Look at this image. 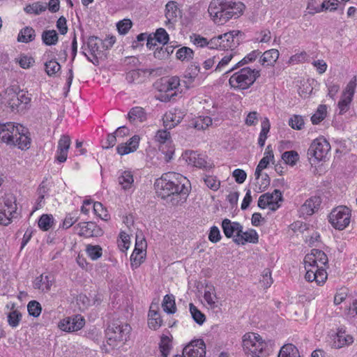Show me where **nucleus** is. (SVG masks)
<instances>
[{
  "label": "nucleus",
  "mask_w": 357,
  "mask_h": 357,
  "mask_svg": "<svg viewBox=\"0 0 357 357\" xmlns=\"http://www.w3.org/2000/svg\"><path fill=\"white\" fill-rule=\"evenodd\" d=\"M54 223V218L51 214L42 215L38 222L39 228L43 231H48Z\"/></svg>",
  "instance_id": "473e14b6"
},
{
  "label": "nucleus",
  "mask_w": 357,
  "mask_h": 357,
  "mask_svg": "<svg viewBox=\"0 0 357 357\" xmlns=\"http://www.w3.org/2000/svg\"><path fill=\"white\" fill-rule=\"evenodd\" d=\"M20 124L15 126L13 122L0 123V140L8 144L14 143L15 138L19 134L18 127Z\"/></svg>",
  "instance_id": "9d476101"
},
{
  "label": "nucleus",
  "mask_w": 357,
  "mask_h": 357,
  "mask_svg": "<svg viewBox=\"0 0 357 357\" xmlns=\"http://www.w3.org/2000/svg\"><path fill=\"white\" fill-rule=\"evenodd\" d=\"M45 66V71L49 76H54L61 69V66L56 59L46 61Z\"/></svg>",
  "instance_id": "a19ab883"
},
{
  "label": "nucleus",
  "mask_w": 357,
  "mask_h": 357,
  "mask_svg": "<svg viewBox=\"0 0 357 357\" xmlns=\"http://www.w3.org/2000/svg\"><path fill=\"white\" fill-rule=\"evenodd\" d=\"M77 215V212L67 214L63 221L62 227L63 229H68L73 225L78 220L79 217Z\"/></svg>",
  "instance_id": "864d4df0"
},
{
  "label": "nucleus",
  "mask_w": 357,
  "mask_h": 357,
  "mask_svg": "<svg viewBox=\"0 0 357 357\" xmlns=\"http://www.w3.org/2000/svg\"><path fill=\"white\" fill-rule=\"evenodd\" d=\"M205 184L211 190L216 191L220 186V181L215 176L206 175L204 178Z\"/></svg>",
  "instance_id": "8fccbe9b"
},
{
  "label": "nucleus",
  "mask_w": 357,
  "mask_h": 357,
  "mask_svg": "<svg viewBox=\"0 0 357 357\" xmlns=\"http://www.w3.org/2000/svg\"><path fill=\"white\" fill-rule=\"evenodd\" d=\"M241 35L242 32L241 31L236 30L220 34L222 50L230 49L231 51L234 50L240 45L241 40L238 37Z\"/></svg>",
  "instance_id": "f8f14e48"
},
{
  "label": "nucleus",
  "mask_w": 357,
  "mask_h": 357,
  "mask_svg": "<svg viewBox=\"0 0 357 357\" xmlns=\"http://www.w3.org/2000/svg\"><path fill=\"white\" fill-rule=\"evenodd\" d=\"M182 117L172 112L166 113L163 117V126L166 129H172L181 121Z\"/></svg>",
  "instance_id": "393cba45"
},
{
  "label": "nucleus",
  "mask_w": 357,
  "mask_h": 357,
  "mask_svg": "<svg viewBox=\"0 0 357 357\" xmlns=\"http://www.w3.org/2000/svg\"><path fill=\"white\" fill-rule=\"evenodd\" d=\"M321 204V198L320 196H312L307 199L305 203L301 206L299 210L302 216H310L318 211Z\"/></svg>",
  "instance_id": "4468645a"
},
{
  "label": "nucleus",
  "mask_w": 357,
  "mask_h": 357,
  "mask_svg": "<svg viewBox=\"0 0 357 357\" xmlns=\"http://www.w3.org/2000/svg\"><path fill=\"white\" fill-rule=\"evenodd\" d=\"M208 238V240L213 243H216L220 241L222 236L218 227L213 226L211 227Z\"/></svg>",
  "instance_id": "13d9d810"
},
{
  "label": "nucleus",
  "mask_w": 357,
  "mask_h": 357,
  "mask_svg": "<svg viewBox=\"0 0 357 357\" xmlns=\"http://www.w3.org/2000/svg\"><path fill=\"white\" fill-rule=\"evenodd\" d=\"M212 124V119L209 116H199L192 123L193 127L199 130H204Z\"/></svg>",
  "instance_id": "4c0bfd02"
},
{
  "label": "nucleus",
  "mask_w": 357,
  "mask_h": 357,
  "mask_svg": "<svg viewBox=\"0 0 357 357\" xmlns=\"http://www.w3.org/2000/svg\"><path fill=\"white\" fill-rule=\"evenodd\" d=\"M279 52L276 49H271L266 51L261 56L259 62L263 66H271L278 60Z\"/></svg>",
  "instance_id": "5701e85b"
},
{
  "label": "nucleus",
  "mask_w": 357,
  "mask_h": 357,
  "mask_svg": "<svg viewBox=\"0 0 357 357\" xmlns=\"http://www.w3.org/2000/svg\"><path fill=\"white\" fill-rule=\"evenodd\" d=\"M165 128L164 130H159L155 135V141L160 144H165L170 140V133Z\"/></svg>",
  "instance_id": "603ef678"
},
{
  "label": "nucleus",
  "mask_w": 357,
  "mask_h": 357,
  "mask_svg": "<svg viewBox=\"0 0 357 357\" xmlns=\"http://www.w3.org/2000/svg\"><path fill=\"white\" fill-rule=\"evenodd\" d=\"M278 357H300V355L296 347L286 344L281 347Z\"/></svg>",
  "instance_id": "c85d7f7f"
},
{
  "label": "nucleus",
  "mask_w": 357,
  "mask_h": 357,
  "mask_svg": "<svg viewBox=\"0 0 357 357\" xmlns=\"http://www.w3.org/2000/svg\"><path fill=\"white\" fill-rule=\"evenodd\" d=\"M190 312L192 318L199 325H202L206 321L205 314L202 312L193 303H190Z\"/></svg>",
  "instance_id": "2f4dec72"
},
{
  "label": "nucleus",
  "mask_w": 357,
  "mask_h": 357,
  "mask_svg": "<svg viewBox=\"0 0 357 357\" xmlns=\"http://www.w3.org/2000/svg\"><path fill=\"white\" fill-rule=\"evenodd\" d=\"M22 317V313L17 310L10 312L7 315L8 325L12 328H16L21 321Z\"/></svg>",
  "instance_id": "58836bf2"
},
{
  "label": "nucleus",
  "mask_w": 357,
  "mask_h": 357,
  "mask_svg": "<svg viewBox=\"0 0 357 357\" xmlns=\"http://www.w3.org/2000/svg\"><path fill=\"white\" fill-rule=\"evenodd\" d=\"M327 107L325 105H320L317 112L312 116L311 121L312 124L317 125L322 121L326 116Z\"/></svg>",
  "instance_id": "e433bc0d"
},
{
  "label": "nucleus",
  "mask_w": 357,
  "mask_h": 357,
  "mask_svg": "<svg viewBox=\"0 0 357 357\" xmlns=\"http://www.w3.org/2000/svg\"><path fill=\"white\" fill-rule=\"evenodd\" d=\"M18 90L17 86H10L8 87L5 93L8 96L7 105L13 112H17L20 111V107L22 103L17 96V91Z\"/></svg>",
  "instance_id": "dca6fc26"
},
{
  "label": "nucleus",
  "mask_w": 357,
  "mask_h": 357,
  "mask_svg": "<svg viewBox=\"0 0 357 357\" xmlns=\"http://www.w3.org/2000/svg\"><path fill=\"white\" fill-rule=\"evenodd\" d=\"M51 285L52 281L47 275L43 277V275H40L33 282V287L37 289H42L43 291H49Z\"/></svg>",
  "instance_id": "7c9ffc66"
},
{
  "label": "nucleus",
  "mask_w": 357,
  "mask_h": 357,
  "mask_svg": "<svg viewBox=\"0 0 357 357\" xmlns=\"http://www.w3.org/2000/svg\"><path fill=\"white\" fill-rule=\"evenodd\" d=\"M154 38L155 41L162 44L163 45L167 44L169 39V34L163 28H159L156 29L154 34Z\"/></svg>",
  "instance_id": "49530a36"
},
{
  "label": "nucleus",
  "mask_w": 357,
  "mask_h": 357,
  "mask_svg": "<svg viewBox=\"0 0 357 357\" xmlns=\"http://www.w3.org/2000/svg\"><path fill=\"white\" fill-rule=\"evenodd\" d=\"M179 78L177 77H172L166 80L164 84V89L166 92L173 91L178 88L180 85Z\"/></svg>",
  "instance_id": "3c124183"
},
{
  "label": "nucleus",
  "mask_w": 357,
  "mask_h": 357,
  "mask_svg": "<svg viewBox=\"0 0 357 357\" xmlns=\"http://www.w3.org/2000/svg\"><path fill=\"white\" fill-rule=\"evenodd\" d=\"M43 43L48 46L54 45L59 40L58 33L55 30H45L42 33Z\"/></svg>",
  "instance_id": "cd10ccee"
},
{
  "label": "nucleus",
  "mask_w": 357,
  "mask_h": 357,
  "mask_svg": "<svg viewBox=\"0 0 357 357\" xmlns=\"http://www.w3.org/2000/svg\"><path fill=\"white\" fill-rule=\"evenodd\" d=\"M19 134L15 138L13 142L11 144L17 146L19 149H28L30 146L31 144V138L27 135L28 130L27 128L24 127L22 125H20L18 127Z\"/></svg>",
  "instance_id": "a211bd4d"
},
{
  "label": "nucleus",
  "mask_w": 357,
  "mask_h": 357,
  "mask_svg": "<svg viewBox=\"0 0 357 357\" xmlns=\"http://www.w3.org/2000/svg\"><path fill=\"white\" fill-rule=\"evenodd\" d=\"M232 176L234 178L235 181L237 183H243L246 178H247V174L246 172L241 169H235L232 173Z\"/></svg>",
  "instance_id": "338daca9"
},
{
  "label": "nucleus",
  "mask_w": 357,
  "mask_h": 357,
  "mask_svg": "<svg viewBox=\"0 0 357 357\" xmlns=\"http://www.w3.org/2000/svg\"><path fill=\"white\" fill-rule=\"evenodd\" d=\"M282 160L286 164H289L291 166L296 165V162L299 159L298 154L295 151H285L282 155Z\"/></svg>",
  "instance_id": "37998d69"
},
{
  "label": "nucleus",
  "mask_w": 357,
  "mask_h": 357,
  "mask_svg": "<svg viewBox=\"0 0 357 357\" xmlns=\"http://www.w3.org/2000/svg\"><path fill=\"white\" fill-rule=\"evenodd\" d=\"M119 183L123 190L130 189L134 182L133 175L130 171H124L119 176Z\"/></svg>",
  "instance_id": "c756f323"
},
{
  "label": "nucleus",
  "mask_w": 357,
  "mask_h": 357,
  "mask_svg": "<svg viewBox=\"0 0 357 357\" xmlns=\"http://www.w3.org/2000/svg\"><path fill=\"white\" fill-rule=\"evenodd\" d=\"M162 307L167 314H174L176 311V307L174 295H165L162 303Z\"/></svg>",
  "instance_id": "a878e982"
},
{
  "label": "nucleus",
  "mask_w": 357,
  "mask_h": 357,
  "mask_svg": "<svg viewBox=\"0 0 357 357\" xmlns=\"http://www.w3.org/2000/svg\"><path fill=\"white\" fill-rule=\"evenodd\" d=\"M70 145V138L68 135H63L58 142L57 155L56 160L59 162H64L68 156V151Z\"/></svg>",
  "instance_id": "f3484780"
},
{
  "label": "nucleus",
  "mask_w": 357,
  "mask_h": 357,
  "mask_svg": "<svg viewBox=\"0 0 357 357\" xmlns=\"http://www.w3.org/2000/svg\"><path fill=\"white\" fill-rule=\"evenodd\" d=\"M132 21L129 19H123L116 24L118 31L120 34L124 35L128 32L132 27Z\"/></svg>",
  "instance_id": "de8ad7c7"
},
{
  "label": "nucleus",
  "mask_w": 357,
  "mask_h": 357,
  "mask_svg": "<svg viewBox=\"0 0 357 357\" xmlns=\"http://www.w3.org/2000/svg\"><path fill=\"white\" fill-rule=\"evenodd\" d=\"M245 5L240 1L231 0H212L208 12L218 24H224L231 18L236 19L243 13Z\"/></svg>",
  "instance_id": "f03ea898"
},
{
  "label": "nucleus",
  "mask_w": 357,
  "mask_h": 357,
  "mask_svg": "<svg viewBox=\"0 0 357 357\" xmlns=\"http://www.w3.org/2000/svg\"><path fill=\"white\" fill-rule=\"evenodd\" d=\"M354 342L353 337L346 333L342 328L338 329L336 337L333 342L335 348H342L344 346L349 345Z\"/></svg>",
  "instance_id": "412c9836"
},
{
  "label": "nucleus",
  "mask_w": 357,
  "mask_h": 357,
  "mask_svg": "<svg viewBox=\"0 0 357 357\" xmlns=\"http://www.w3.org/2000/svg\"><path fill=\"white\" fill-rule=\"evenodd\" d=\"M86 252L88 256L92 260H97L102 256V249L98 245H93L89 244L86 245Z\"/></svg>",
  "instance_id": "ea45409f"
},
{
  "label": "nucleus",
  "mask_w": 357,
  "mask_h": 357,
  "mask_svg": "<svg viewBox=\"0 0 357 357\" xmlns=\"http://www.w3.org/2000/svg\"><path fill=\"white\" fill-rule=\"evenodd\" d=\"M330 149L331 145L324 137L314 139L307 153L310 163H316L324 160L328 155Z\"/></svg>",
  "instance_id": "423d86ee"
},
{
  "label": "nucleus",
  "mask_w": 357,
  "mask_h": 357,
  "mask_svg": "<svg viewBox=\"0 0 357 357\" xmlns=\"http://www.w3.org/2000/svg\"><path fill=\"white\" fill-rule=\"evenodd\" d=\"M351 211L345 206H339L334 208L328 215L332 226L338 230H342L350 223Z\"/></svg>",
  "instance_id": "0eeeda50"
},
{
  "label": "nucleus",
  "mask_w": 357,
  "mask_h": 357,
  "mask_svg": "<svg viewBox=\"0 0 357 357\" xmlns=\"http://www.w3.org/2000/svg\"><path fill=\"white\" fill-rule=\"evenodd\" d=\"M46 8L47 6L36 3L32 6H26L24 10L27 13H34L36 15H39L42 12L45 11Z\"/></svg>",
  "instance_id": "bf43d9fd"
},
{
  "label": "nucleus",
  "mask_w": 357,
  "mask_h": 357,
  "mask_svg": "<svg viewBox=\"0 0 357 357\" xmlns=\"http://www.w3.org/2000/svg\"><path fill=\"white\" fill-rule=\"evenodd\" d=\"M270 122L267 118H265L261 122V130L259 133L258 139V144L260 147H263L265 144V141L267 138V134L270 130Z\"/></svg>",
  "instance_id": "f704fd0d"
},
{
  "label": "nucleus",
  "mask_w": 357,
  "mask_h": 357,
  "mask_svg": "<svg viewBox=\"0 0 357 357\" xmlns=\"http://www.w3.org/2000/svg\"><path fill=\"white\" fill-rule=\"evenodd\" d=\"M93 211L96 215L99 216L104 220L109 219V215L107 214V210L103 207L100 202H96L93 204Z\"/></svg>",
  "instance_id": "09e8293b"
},
{
  "label": "nucleus",
  "mask_w": 357,
  "mask_h": 357,
  "mask_svg": "<svg viewBox=\"0 0 357 357\" xmlns=\"http://www.w3.org/2000/svg\"><path fill=\"white\" fill-rule=\"evenodd\" d=\"M141 73L140 70H132L126 73V79L129 84L139 82Z\"/></svg>",
  "instance_id": "4d7b16f0"
},
{
  "label": "nucleus",
  "mask_w": 357,
  "mask_h": 357,
  "mask_svg": "<svg viewBox=\"0 0 357 357\" xmlns=\"http://www.w3.org/2000/svg\"><path fill=\"white\" fill-rule=\"evenodd\" d=\"M185 160L188 164L192 165L195 167L203 168L206 170L211 169L213 167L212 164H208L205 158L195 151H190L189 153L185 152Z\"/></svg>",
  "instance_id": "2eb2a0df"
},
{
  "label": "nucleus",
  "mask_w": 357,
  "mask_h": 357,
  "mask_svg": "<svg viewBox=\"0 0 357 357\" xmlns=\"http://www.w3.org/2000/svg\"><path fill=\"white\" fill-rule=\"evenodd\" d=\"M316 275H317L315 282L318 284H324L327 279V273L326 271L325 268L324 267H317L315 269Z\"/></svg>",
  "instance_id": "e2e57ef3"
},
{
  "label": "nucleus",
  "mask_w": 357,
  "mask_h": 357,
  "mask_svg": "<svg viewBox=\"0 0 357 357\" xmlns=\"http://www.w3.org/2000/svg\"><path fill=\"white\" fill-rule=\"evenodd\" d=\"M179 13V9L177 6V3L174 1H169L165 6V17L167 21L165 24H172L173 22L176 21V17Z\"/></svg>",
  "instance_id": "aec40b11"
},
{
  "label": "nucleus",
  "mask_w": 357,
  "mask_h": 357,
  "mask_svg": "<svg viewBox=\"0 0 357 357\" xmlns=\"http://www.w3.org/2000/svg\"><path fill=\"white\" fill-rule=\"evenodd\" d=\"M221 227L225 236L228 238H237L239 234L242 233L243 225L238 222H232L228 218H225L222 221Z\"/></svg>",
  "instance_id": "ddd939ff"
},
{
  "label": "nucleus",
  "mask_w": 357,
  "mask_h": 357,
  "mask_svg": "<svg viewBox=\"0 0 357 357\" xmlns=\"http://www.w3.org/2000/svg\"><path fill=\"white\" fill-rule=\"evenodd\" d=\"M98 42L100 43V38L97 36H92L88 38L87 47L91 54L100 52Z\"/></svg>",
  "instance_id": "c03bdc74"
},
{
  "label": "nucleus",
  "mask_w": 357,
  "mask_h": 357,
  "mask_svg": "<svg viewBox=\"0 0 357 357\" xmlns=\"http://www.w3.org/2000/svg\"><path fill=\"white\" fill-rule=\"evenodd\" d=\"M194 52L188 47H183L178 49L176 52V59L181 61H189L193 59Z\"/></svg>",
  "instance_id": "c9c22d12"
},
{
  "label": "nucleus",
  "mask_w": 357,
  "mask_h": 357,
  "mask_svg": "<svg viewBox=\"0 0 357 357\" xmlns=\"http://www.w3.org/2000/svg\"><path fill=\"white\" fill-rule=\"evenodd\" d=\"M243 347L245 351L250 352L253 357H265L268 355L266 343L261 340L260 336L255 333H246L243 337Z\"/></svg>",
  "instance_id": "39448f33"
},
{
  "label": "nucleus",
  "mask_w": 357,
  "mask_h": 357,
  "mask_svg": "<svg viewBox=\"0 0 357 357\" xmlns=\"http://www.w3.org/2000/svg\"><path fill=\"white\" fill-rule=\"evenodd\" d=\"M200 71V66L197 63H192L185 70L184 77L188 79V83L194 82Z\"/></svg>",
  "instance_id": "72a5a7b5"
},
{
  "label": "nucleus",
  "mask_w": 357,
  "mask_h": 357,
  "mask_svg": "<svg viewBox=\"0 0 357 357\" xmlns=\"http://www.w3.org/2000/svg\"><path fill=\"white\" fill-rule=\"evenodd\" d=\"M154 185L158 196L167 199L173 206L184 203L191 188L186 177L176 172L163 174L155 181Z\"/></svg>",
  "instance_id": "f257e3e1"
},
{
  "label": "nucleus",
  "mask_w": 357,
  "mask_h": 357,
  "mask_svg": "<svg viewBox=\"0 0 357 357\" xmlns=\"http://www.w3.org/2000/svg\"><path fill=\"white\" fill-rule=\"evenodd\" d=\"M128 119L132 123L136 121L144 122L146 120V113L141 107H132L128 114Z\"/></svg>",
  "instance_id": "4be33fe9"
},
{
  "label": "nucleus",
  "mask_w": 357,
  "mask_h": 357,
  "mask_svg": "<svg viewBox=\"0 0 357 357\" xmlns=\"http://www.w3.org/2000/svg\"><path fill=\"white\" fill-rule=\"evenodd\" d=\"M27 310L30 316L38 317L41 313L42 307L39 302L36 301H31L27 305Z\"/></svg>",
  "instance_id": "79ce46f5"
},
{
  "label": "nucleus",
  "mask_w": 357,
  "mask_h": 357,
  "mask_svg": "<svg viewBox=\"0 0 357 357\" xmlns=\"http://www.w3.org/2000/svg\"><path fill=\"white\" fill-rule=\"evenodd\" d=\"M304 261H305V268H312V269L315 270L317 267H319L318 264H317L318 262L316 260L315 257H314V255H313V252L312 250H311L310 254H307L305 255Z\"/></svg>",
  "instance_id": "052dcab7"
},
{
  "label": "nucleus",
  "mask_w": 357,
  "mask_h": 357,
  "mask_svg": "<svg viewBox=\"0 0 357 357\" xmlns=\"http://www.w3.org/2000/svg\"><path fill=\"white\" fill-rule=\"evenodd\" d=\"M131 327L128 324L112 322L105 331L107 344L113 347L117 346L116 342H126L129 337Z\"/></svg>",
  "instance_id": "20e7f679"
},
{
  "label": "nucleus",
  "mask_w": 357,
  "mask_h": 357,
  "mask_svg": "<svg viewBox=\"0 0 357 357\" xmlns=\"http://www.w3.org/2000/svg\"><path fill=\"white\" fill-rule=\"evenodd\" d=\"M262 197H266L267 202L272 204L275 202H282L283 197L282 194L280 190L275 189L272 193H264L262 195Z\"/></svg>",
  "instance_id": "a18cd8bd"
},
{
  "label": "nucleus",
  "mask_w": 357,
  "mask_h": 357,
  "mask_svg": "<svg viewBox=\"0 0 357 357\" xmlns=\"http://www.w3.org/2000/svg\"><path fill=\"white\" fill-rule=\"evenodd\" d=\"M144 255L132 253L130 256L131 268L132 270L137 268L144 260Z\"/></svg>",
  "instance_id": "0e129e2a"
},
{
  "label": "nucleus",
  "mask_w": 357,
  "mask_h": 357,
  "mask_svg": "<svg viewBox=\"0 0 357 357\" xmlns=\"http://www.w3.org/2000/svg\"><path fill=\"white\" fill-rule=\"evenodd\" d=\"M183 354L187 357H205L206 344L203 340L198 339L191 341L183 349Z\"/></svg>",
  "instance_id": "9b49d317"
},
{
  "label": "nucleus",
  "mask_w": 357,
  "mask_h": 357,
  "mask_svg": "<svg viewBox=\"0 0 357 357\" xmlns=\"http://www.w3.org/2000/svg\"><path fill=\"white\" fill-rule=\"evenodd\" d=\"M85 324V320L81 314L68 317L62 319L59 327L66 332H75L80 330Z\"/></svg>",
  "instance_id": "6e6552de"
},
{
  "label": "nucleus",
  "mask_w": 357,
  "mask_h": 357,
  "mask_svg": "<svg viewBox=\"0 0 357 357\" xmlns=\"http://www.w3.org/2000/svg\"><path fill=\"white\" fill-rule=\"evenodd\" d=\"M260 77V70L245 67L234 73L229 79L231 88L235 90L249 89Z\"/></svg>",
  "instance_id": "7ed1b4c3"
},
{
  "label": "nucleus",
  "mask_w": 357,
  "mask_h": 357,
  "mask_svg": "<svg viewBox=\"0 0 357 357\" xmlns=\"http://www.w3.org/2000/svg\"><path fill=\"white\" fill-rule=\"evenodd\" d=\"M172 337H169L167 335H162L159 343V349L162 357H167L170 350L172 348Z\"/></svg>",
  "instance_id": "bb28decb"
},
{
  "label": "nucleus",
  "mask_w": 357,
  "mask_h": 357,
  "mask_svg": "<svg viewBox=\"0 0 357 357\" xmlns=\"http://www.w3.org/2000/svg\"><path fill=\"white\" fill-rule=\"evenodd\" d=\"M193 43L197 47H204L208 46V42L206 38H204L198 34H193L190 36Z\"/></svg>",
  "instance_id": "774afa93"
},
{
  "label": "nucleus",
  "mask_w": 357,
  "mask_h": 357,
  "mask_svg": "<svg viewBox=\"0 0 357 357\" xmlns=\"http://www.w3.org/2000/svg\"><path fill=\"white\" fill-rule=\"evenodd\" d=\"M351 100L352 99H351V97L346 96L339 101L338 107L340 109V114H343L348 111Z\"/></svg>",
  "instance_id": "69168bd1"
},
{
  "label": "nucleus",
  "mask_w": 357,
  "mask_h": 357,
  "mask_svg": "<svg viewBox=\"0 0 357 357\" xmlns=\"http://www.w3.org/2000/svg\"><path fill=\"white\" fill-rule=\"evenodd\" d=\"M312 251L317 262L324 265V266L328 264V257L324 252L319 249H312Z\"/></svg>",
  "instance_id": "5fc2aeb1"
},
{
  "label": "nucleus",
  "mask_w": 357,
  "mask_h": 357,
  "mask_svg": "<svg viewBox=\"0 0 357 357\" xmlns=\"http://www.w3.org/2000/svg\"><path fill=\"white\" fill-rule=\"evenodd\" d=\"M75 228L79 229L78 234L85 238L100 237L104 234L102 228L93 222H80Z\"/></svg>",
  "instance_id": "1a4fd4ad"
},
{
  "label": "nucleus",
  "mask_w": 357,
  "mask_h": 357,
  "mask_svg": "<svg viewBox=\"0 0 357 357\" xmlns=\"http://www.w3.org/2000/svg\"><path fill=\"white\" fill-rule=\"evenodd\" d=\"M36 36V35L35 30L32 27L26 26L20 30L17 36V41L24 43H28L34 40Z\"/></svg>",
  "instance_id": "b1692460"
},
{
  "label": "nucleus",
  "mask_w": 357,
  "mask_h": 357,
  "mask_svg": "<svg viewBox=\"0 0 357 357\" xmlns=\"http://www.w3.org/2000/svg\"><path fill=\"white\" fill-rule=\"evenodd\" d=\"M236 245H245L246 243H257L259 241V235L254 229L239 234V236L233 239Z\"/></svg>",
  "instance_id": "6ab92c4d"
},
{
  "label": "nucleus",
  "mask_w": 357,
  "mask_h": 357,
  "mask_svg": "<svg viewBox=\"0 0 357 357\" xmlns=\"http://www.w3.org/2000/svg\"><path fill=\"white\" fill-rule=\"evenodd\" d=\"M260 54L261 52L259 50L252 51L240 61V65H245L255 61Z\"/></svg>",
  "instance_id": "680f3d73"
},
{
  "label": "nucleus",
  "mask_w": 357,
  "mask_h": 357,
  "mask_svg": "<svg viewBox=\"0 0 357 357\" xmlns=\"http://www.w3.org/2000/svg\"><path fill=\"white\" fill-rule=\"evenodd\" d=\"M289 125L295 130H301L304 126V120L302 116L294 115L289 121Z\"/></svg>",
  "instance_id": "6e6d98bb"
}]
</instances>
